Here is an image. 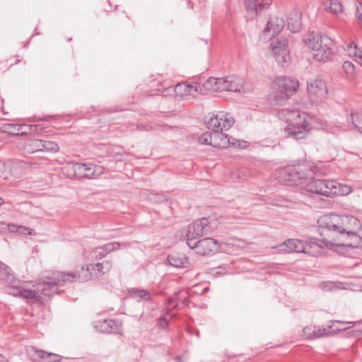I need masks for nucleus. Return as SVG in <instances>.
Returning <instances> with one entry per match:
<instances>
[{
	"mask_svg": "<svg viewBox=\"0 0 362 362\" xmlns=\"http://www.w3.org/2000/svg\"><path fill=\"white\" fill-rule=\"evenodd\" d=\"M223 131L212 132V146L218 148H226L230 146V137L223 134Z\"/></svg>",
	"mask_w": 362,
	"mask_h": 362,
	"instance_id": "obj_23",
	"label": "nucleus"
},
{
	"mask_svg": "<svg viewBox=\"0 0 362 362\" xmlns=\"http://www.w3.org/2000/svg\"><path fill=\"white\" fill-rule=\"evenodd\" d=\"M356 17L362 23V3L358 1H356Z\"/></svg>",
	"mask_w": 362,
	"mask_h": 362,
	"instance_id": "obj_46",
	"label": "nucleus"
},
{
	"mask_svg": "<svg viewBox=\"0 0 362 362\" xmlns=\"http://www.w3.org/2000/svg\"><path fill=\"white\" fill-rule=\"evenodd\" d=\"M95 328L103 333L117 334L122 331V322L119 320L105 319L96 321Z\"/></svg>",
	"mask_w": 362,
	"mask_h": 362,
	"instance_id": "obj_18",
	"label": "nucleus"
},
{
	"mask_svg": "<svg viewBox=\"0 0 362 362\" xmlns=\"http://www.w3.org/2000/svg\"><path fill=\"white\" fill-rule=\"evenodd\" d=\"M8 229L12 232H16L24 235H33L35 233V230L30 228L23 226H17L14 224L8 225Z\"/></svg>",
	"mask_w": 362,
	"mask_h": 362,
	"instance_id": "obj_33",
	"label": "nucleus"
},
{
	"mask_svg": "<svg viewBox=\"0 0 362 362\" xmlns=\"http://www.w3.org/2000/svg\"><path fill=\"white\" fill-rule=\"evenodd\" d=\"M91 179L96 178L99 175H102L104 172V168L100 165H95L91 164Z\"/></svg>",
	"mask_w": 362,
	"mask_h": 362,
	"instance_id": "obj_41",
	"label": "nucleus"
},
{
	"mask_svg": "<svg viewBox=\"0 0 362 362\" xmlns=\"http://www.w3.org/2000/svg\"><path fill=\"white\" fill-rule=\"evenodd\" d=\"M313 326H308L304 327L303 329V335L305 337V339L312 340L313 339V334L314 333Z\"/></svg>",
	"mask_w": 362,
	"mask_h": 362,
	"instance_id": "obj_44",
	"label": "nucleus"
},
{
	"mask_svg": "<svg viewBox=\"0 0 362 362\" xmlns=\"http://www.w3.org/2000/svg\"><path fill=\"white\" fill-rule=\"evenodd\" d=\"M156 325L163 329H167L168 328V322L165 316H160L158 319Z\"/></svg>",
	"mask_w": 362,
	"mask_h": 362,
	"instance_id": "obj_45",
	"label": "nucleus"
},
{
	"mask_svg": "<svg viewBox=\"0 0 362 362\" xmlns=\"http://www.w3.org/2000/svg\"><path fill=\"white\" fill-rule=\"evenodd\" d=\"M176 359L180 360V356H177Z\"/></svg>",
	"mask_w": 362,
	"mask_h": 362,
	"instance_id": "obj_60",
	"label": "nucleus"
},
{
	"mask_svg": "<svg viewBox=\"0 0 362 362\" xmlns=\"http://www.w3.org/2000/svg\"><path fill=\"white\" fill-rule=\"evenodd\" d=\"M102 247L103 248L105 253L107 255L111 252L119 250L120 247V245L117 242H111L104 245Z\"/></svg>",
	"mask_w": 362,
	"mask_h": 362,
	"instance_id": "obj_39",
	"label": "nucleus"
},
{
	"mask_svg": "<svg viewBox=\"0 0 362 362\" xmlns=\"http://www.w3.org/2000/svg\"><path fill=\"white\" fill-rule=\"evenodd\" d=\"M20 284V281L16 280L15 284L8 287V293L14 296L22 297L26 300H32L34 302L39 303V300H40L39 291L25 288Z\"/></svg>",
	"mask_w": 362,
	"mask_h": 362,
	"instance_id": "obj_16",
	"label": "nucleus"
},
{
	"mask_svg": "<svg viewBox=\"0 0 362 362\" xmlns=\"http://www.w3.org/2000/svg\"><path fill=\"white\" fill-rule=\"evenodd\" d=\"M217 227L215 221L203 217L195 220L188 226L186 237L199 238L212 233Z\"/></svg>",
	"mask_w": 362,
	"mask_h": 362,
	"instance_id": "obj_7",
	"label": "nucleus"
},
{
	"mask_svg": "<svg viewBox=\"0 0 362 362\" xmlns=\"http://www.w3.org/2000/svg\"><path fill=\"white\" fill-rule=\"evenodd\" d=\"M305 43L315 51L313 58L318 62L331 59L333 52L331 48L332 40L327 35L311 33L304 38Z\"/></svg>",
	"mask_w": 362,
	"mask_h": 362,
	"instance_id": "obj_4",
	"label": "nucleus"
},
{
	"mask_svg": "<svg viewBox=\"0 0 362 362\" xmlns=\"http://www.w3.org/2000/svg\"><path fill=\"white\" fill-rule=\"evenodd\" d=\"M43 151L57 152L59 150V145L54 141L43 140Z\"/></svg>",
	"mask_w": 362,
	"mask_h": 362,
	"instance_id": "obj_35",
	"label": "nucleus"
},
{
	"mask_svg": "<svg viewBox=\"0 0 362 362\" xmlns=\"http://www.w3.org/2000/svg\"><path fill=\"white\" fill-rule=\"evenodd\" d=\"M4 204V199L0 197V206Z\"/></svg>",
	"mask_w": 362,
	"mask_h": 362,
	"instance_id": "obj_58",
	"label": "nucleus"
},
{
	"mask_svg": "<svg viewBox=\"0 0 362 362\" xmlns=\"http://www.w3.org/2000/svg\"><path fill=\"white\" fill-rule=\"evenodd\" d=\"M207 128L211 132L228 130L234 124V119L225 112H219L206 121Z\"/></svg>",
	"mask_w": 362,
	"mask_h": 362,
	"instance_id": "obj_9",
	"label": "nucleus"
},
{
	"mask_svg": "<svg viewBox=\"0 0 362 362\" xmlns=\"http://www.w3.org/2000/svg\"><path fill=\"white\" fill-rule=\"evenodd\" d=\"M29 129L32 132L40 134L44 130L42 124H30L29 125Z\"/></svg>",
	"mask_w": 362,
	"mask_h": 362,
	"instance_id": "obj_47",
	"label": "nucleus"
},
{
	"mask_svg": "<svg viewBox=\"0 0 362 362\" xmlns=\"http://www.w3.org/2000/svg\"><path fill=\"white\" fill-rule=\"evenodd\" d=\"M359 57V58H360V59H361V62H360V64H361V66H362V53H361V54L360 53V54H359V57Z\"/></svg>",
	"mask_w": 362,
	"mask_h": 362,
	"instance_id": "obj_57",
	"label": "nucleus"
},
{
	"mask_svg": "<svg viewBox=\"0 0 362 362\" xmlns=\"http://www.w3.org/2000/svg\"><path fill=\"white\" fill-rule=\"evenodd\" d=\"M4 167V164L0 162V177L3 176V172H1V168Z\"/></svg>",
	"mask_w": 362,
	"mask_h": 362,
	"instance_id": "obj_55",
	"label": "nucleus"
},
{
	"mask_svg": "<svg viewBox=\"0 0 362 362\" xmlns=\"http://www.w3.org/2000/svg\"><path fill=\"white\" fill-rule=\"evenodd\" d=\"M197 254L200 255H209L218 251L217 240L212 238H206L197 240V245H194Z\"/></svg>",
	"mask_w": 362,
	"mask_h": 362,
	"instance_id": "obj_17",
	"label": "nucleus"
},
{
	"mask_svg": "<svg viewBox=\"0 0 362 362\" xmlns=\"http://www.w3.org/2000/svg\"><path fill=\"white\" fill-rule=\"evenodd\" d=\"M346 218L334 214H325L317 220L319 233L327 238L318 240L317 245L321 248L332 249L333 245L358 248L362 247V238L355 232L348 230L344 226Z\"/></svg>",
	"mask_w": 362,
	"mask_h": 362,
	"instance_id": "obj_1",
	"label": "nucleus"
},
{
	"mask_svg": "<svg viewBox=\"0 0 362 362\" xmlns=\"http://www.w3.org/2000/svg\"><path fill=\"white\" fill-rule=\"evenodd\" d=\"M227 86L226 91L230 92H240L242 87L241 80L235 76H227Z\"/></svg>",
	"mask_w": 362,
	"mask_h": 362,
	"instance_id": "obj_29",
	"label": "nucleus"
},
{
	"mask_svg": "<svg viewBox=\"0 0 362 362\" xmlns=\"http://www.w3.org/2000/svg\"><path fill=\"white\" fill-rule=\"evenodd\" d=\"M240 141L230 137V146L229 147H240Z\"/></svg>",
	"mask_w": 362,
	"mask_h": 362,
	"instance_id": "obj_49",
	"label": "nucleus"
},
{
	"mask_svg": "<svg viewBox=\"0 0 362 362\" xmlns=\"http://www.w3.org/2000/svg\"><path fill=\"white\" fill-rule=\"evenodd\" d=\"M71 40H72V39H71V37H70V38H68V39H67V40H68L69 42H70Z\"/></svg>",
	"mask_w": 362,
	"mask_h": 362,
	"instance_id": "obj_59",
	"label": "nucleus"
},
{
	"mask_svg": "<svg viewBox=\"0 0 362 362\" xmlns=\"http://www.w3.org/2000/svg\"><path fill=\"white\" fill-rule=\"evenodd\" d=\"M168 304L173 308H176L177 306V303H174L173 299H168Z\"/></svg>",
	"mask_w": 362,
	"mask_h": 362,
	"instance_id": "obj_53",
	"label": "nucleus"
},
{
	"mask_svg": "<svg viewBox=\"0 0 362 362\" xmlns=\"http://www.w3.org/2000/svg\"><path fill=\"white\" fill-rule=\"evenodd\" d=\"M62 272L54 271L48 272L44 276V280L42 283H39L37 287V291H39V296L40 300L39 303L44 304L46 301L58 292L57 286L64 285V279Z\"/></svg>",
	"mask_w": 362,
	"mask_h": 362,
	"instance_id": "obj_5",
	"label": "nucleus"
},
{
	"mask_svg": "<svg viewBox=\"0 0 362 362\" xmlns=\"http://www.w3.org/2000/svg\"><path fill=\"white\" fill-rule=\"evenodd\" d=\"M274 57L280 66H284L290 61L288 41L284 37L279 38L271 45Z\"/></svg>",
	"mask_w": 362,
	"mask_h": 362,
	"instance_id": "obj_11",
	"label": "nucleus"
},
{
	"mask_svg": "<svg viewBox=\"0 0 362 362\" xmlns=\"http://www.w3.org/2000/svg\"><path fill=\"white\" fill-rule=\"evenodd\" d=\"M347 51L349 55L359 57L360 53H362L361 49L358 48L357 45L355 42H351L347 47Z\"/></svg>",
	"mask_w": 362,
	"mask_h": 362,
	"instance_id": "obj_40",
	"label": "nucleus"
},
{
	"mask_svg": "<svg viewBox=\"0 0 362 362\" xmlns=\"http://www.w3.org/2000/svg\"><path fill=\"white\" fill-rule=\"evenodd\" d=\"M91 164L69 163L64 168L66 175L70 177L91 179Z\"/></svg>",
	"mask_w": 362,
	"mask_h": 362,
	"instance_id": "obj_12",
	"label": "nucleus"
},
{
	"mask_svg": "<svg viewBox=\"0 0 362 362\" xmlns=\"http://www.w3.org/2000/svg\"><path fill=\"white\" fill-rule=\"evenodd\" d=\"M325 6L329 11L334 15L343 13L344 8L339 0H326Z\"/></svg>",
	"mask_w": 362,
	"mask_h": 362,
	"instance_id": "obj_28",
	"label": "nucleus"
},
{
	"mask_svg": "<svg viewBox=\"0 0 362 362\" xmlns=\"http://www.w3.org/2000/svg\"><path fill=\"white\" fill-rule=\"evenodd\" d=\"M305 190L311 194L326 197L342 196L351 192L349 187L341 185L334 180L313 179L305 186Z\"/></svg>",
	"mask_w": 362,
	"mask_h": 362,
	"instance_id": "obj_3",
	"label": "nucleus"
},
{
	"mask_svg": "<svg viewBox=\"0 0 362 362\" xmlns=\"http://www.w3.org/2000/svg\"><path fill=\"white\" fill-rule=\"evenodd\" d=\"M311 170H304L303 165H288L281 168L279 172L280 182L287 185H296L303 182L308 177H312Z\"/></svg>",
	"mask_w": 362,
	"mask_h": 362,
	"instance_id": "obj_6",
	"label": "nucleus"
},
{
	"mask_svg": "<svg viewBox=\"0 0 362 362\" xmlns=\"http://www.w3.org/2000/svg\"><path fill=\"white\" fill-rule=\"evenodd\" d=\"M287 27L289 30L294 33L300 30L301 15L296 11L291 12L287 20Z\"/></svg>",
	"mask_w": 362,
	"mask_h": 362,
	"instance_id": "obj_24",
	"label": "nucleus"
},
{
	"mask_svg": "<svg viewBox=\"0 0 362 362\" xmlns=\"http://www.w3.org/2000/svg\"><path fill=\"white\" fill-rule=\"evenodd\" d=\"M350 117L355 128L362 134V112H353Z\"/></svg>",
	"mask_w": 362,
	"mask_h": 362,
	"instance_id": "obj_32",
	"label": "nucleus"
},
{
	"mask_svg": "<svg viewBox=\"0 0 362 362\" xmlns=\"http://www.w3.org/2000/svg\"><path fill=\"white\" fill-rule=\"evenodd\" d=\"M29 146L31 147L32 152L43 151L42 139H33Z\"/></svg>",
	"mask_w": 362,
	"mask_h": 362,
	"instance_id": "obj_38",
	"label": "nucleus"
},
{
	"mask_svg": "<svg viewBox=\"0 0 362 362\" xmlns=\"http://www.w3.org/2000/svg\"><path fill=\"white\" fill-rule=\"evenodd\" d=\"M342 68L348 76L351 77L354 76L355 73V66L352 62L349 61H345L342 64Z\"/></svg>",
	"mask_w": 362,
	"mask_h": 362,
	"instance_id": "obj_37",
	"label": "nucleus"
},
{
	"mask_svg": "<svg viewBox=\"0 0 362 362\" xmlns=\"http://www.w3.org/2000/svg\"><path fill=\"white\" fill-rule=\"evenodd\" d=\"M348 324H352V322H351L338 321V320L334 321V322H332V325H331V326H332V327H335L336 325H339V326L337 327L335 329H334L331 332H335L336 331H340V330L346 329V327H344V325H348Z\"/></svg>",
	"mask_w": 362,
	"mask_h": 362,
	"instance_id": "obj_43",
	"label": "nucleus"
},
{
	"mask_svg": "<svg viewBox=\"0 0 362 362\" xmlns=\"http://www.w3.org/2000/svg\"><path fill=\"white\" fill-rule=\"evenodd\" d=\"M307 90L310 101L316 104L322 102L328 93L326 83L322 79H316L308 83Z\"/></svg>",
	"mask_w": 362,
	"mask_h": 362,
	"instance_id": "obj_10",
	"label": "nucleus"
},
{
	"mask_svg": "<svg viewBox=\"0 0 362 362\" xmlns=\"http://www.w3.org/2000/svg\"><path fill=\"white\" fill-rule=\"evenodd\" d=\"M277 247L279 251L286 253H306L304 242L298 239H288Z\"/></svg>",
	"mask_w": 362,
	"mask_h": 362,
	"instance_id": "obj_19",
	"label": "nucleus"
},
{
	"mask_svg": "<svg viewBox=\"0 0 362 362\" xmlns=\"http://www.w3.org/2000/svg\"><path fill=\"white\" fill-rule=\"evenodd\" d=\"M0 362H8V361L6 357H4L3 355L0 354Z\"/></svg>",
	"mask_w": 362,
	"mask_h": 362,
	"instance_id": "obj_54",
	"label": "nucleus"
},
{
	"mask_svg": "<svg viewBox=\"0 0 362 362\" xmlns=\"http://www.w3.org/2000/svg\"><path fill=\"white\" fill-rule=\"evenodd\" d=\"M129 294L132 298H138L139 299H143L144 300H150L151 297L149 295V292L145 289H140L136 288H132L128 290Z\"/></svg>",
	"mask_w": 362,
	"mask_h": 362,
	"instance_id": "obj_30",
	"label": "nucleus"
},
{
	"mask_svg": "<svg viewBox=\"0 0 362 362\" xmlns=\"http://www.w3.org/2000/svg\"><path fill=\"white\" fill-rule=\"evenodd\" d=\"M246 10L252 16H257L258 12L267 8L271 4V0H244Z\"/></svg>",
	"mask_w": 362,
	"mask_h": 362,
	"instance_id": "obj_21",
	"label": "nucleus"
},
{
	"mask_svg": "<svg viewBox=\"0 0 362 362\" xmlns=\"http://www.w3.org/2000/svg\"><path fill=\"white\" fill-rule=\"evenodd\" d=\"M182 303L185 305V306H187L189 305L190 303V300L189 298V297H186L183 300H182Z\"/></svg>",
	"mask_w": 362,
	"mask_h": 362,
	"instance_id": "obj_52",
	"label": "nucleus"
},
{
	"mask_svg": "<svg viewBox=\"0 0 362 362\" xmlns=\"http://www.w3.org/2000/svg\"><path fill=\"white\" fill-rule=\"evenodd\" d=\"M276 83L278 86L275 95V99L278 101L276 104L287 100L298 88V81L291 78L279 77Z\"/></svg>",
	"mask_w": 362,
	"mask_h": 362,
	"instance_id": "obj_8",
	"label": "nucleus"
},
{
	"mask_svg": "<svg viewBox=\"0 0 362 362\" xmlns=\"http://www.w3.org/2000/svg\"><path fill=\"white\" fill-rule=\"evenodd\" d=\"M285 26V21L282 18L274 17L271 18L267 22V27L264 30V33L272 30V37L278 35Z\"/></svg>",
	"mask_w": 362,
	"mask_h": 362,
	"instance_id": "obj_22",
	"label": "nucleus"
},
{
	"mask_svg": "<svg viewBox=\"0 0 362 362\" xmlns=\"http://www.w3.org/2000/svg\"><path fill=\"white\" fill-rule=\"evenodd\" d=\"M93 276L98 277L107 273L112 269V262L110 261H104L100 263L90 264Z\"/></svg>",
	"mask_w": 362,
	"mask_h": 362,
	"instance_id": "obj_25",
	"label": "nucleus"
},
{
	"mask_svg": "<svg viewBox=\"0 0 362 362\" xmlns=\"http://www.w3.org/2000/svg\"><path fill=\"white\" fill-rule=\"evenodd\" d=\"M23 127H26L25 124H6L3 127L4 129V132H8L9 134H23V132H21V129Z\"/></svg>",
	"mask_w": 362,
	"mask_h": 362,
	"instance_id": "obj_31",
	"label": "nucleus"
},
{
	"mask_svg": "<svg viewBox=\"0 0 362 362\" xmlns=\"http://www.w3.org/2000/svg\"><path fill=\"white\" fill-rule=\"evenodd\" d=\"M168 88H165L163 91V93L162 95H164V96H168V95H173V93H175V92H169V91H167V89Z\"/></svg>",
	"mask_w": 362,
	"mask_h": 362,
	"instance_id": "obj_51",
	"label": "nucleus"
},
{
	"mask_svg": "<svg viewBox=\"0 0 362 362\" xmlns=\"http://www.w3.org/2000/svg\"><path fill=\"white\" fill-rule=\"evenodd\" d=\"M167 91L175 92L176 96H180L182 98L189 95L196 97L198 93H202V86L197 83L192 84H186L179 83L174 88L170 86Z\"/></svg>",
	"mask_w": 362,
	"mask_h": 362,
	"instance_id": "obj_15",
	"label": "nucleus"
},
{
	"mask_svg": "<svg viewBox=\"0 0 362 362\" xmlns=\"http://www.w3.org/2000/svg\"><path fill=\"white\" fill-rule=\"evenodd\" d=\"M166 315H170L171 318H173L174 317V315L171 313L170 310H167Z\"/></svg>",
	"mask_w": 362,
	"mask_h": 362,
	"instance_id": "obj_56",
	"label": "nucleus"
},
{
	"mask_svg": "<svg viewBox=\"0 0 362 362\" xmlns=\"http://www.w3.org/2000/svg\"><path fill=\"white\" fill-rule=\"evenodd\" d=\"M197 238H191L190 237H187V244L191 248L194 250V245H197Z\"/></svg>",
	"mask_w": 362,
	"mask_h": 362,
	"instance_id": "obj_48",
	"label": "nucleus"
},
{
	"mask_svg": "<svg viewBox=\"0 0 362 362\" xmlns=\"http://www.w3.org/2000/svg\"><path fill=\"white\" fill-rule=\"evenodd\" d=\"M92 254L96 259H101L107 255L102 247H95L93 250Z\"/></svg>",
	"mask_w": 362,
	"mask_h": 362,
	"instance_id": "obj_42",
	"label": "nucleus"
},
{
	"mask_svg": "<svg viewBox=\"0 0 362 362\" xmlns=\"http://www.w3.org/2000/svg\"><path fill=\"white\" fill-rule=\"evenodd\" d=\"M52 117V116H47L44 117H35L34 120L35 121H42V120H49Z\"/></svg>",
	"mask_w": 362,
	"mask_h": 362,
	"instance_id": "obj_50",
	"label": "nucleus"
},
{
	"mask_svg": "<svg viewBox=\"0 0 362 362\" xmlns=\"http://www.w3.org/2000/svg\"><path fill=\"white\" fill-rule=\"evenodd\" d=\"M313 327L314 329L313 339H318L332 333L330 329L332 328V326H329L328 328H320L316 326H313Z\"/></svg>",
	"mask_w": 362,
	"mask_h": 362,
	"instance_id": "obj_34",
	"label": "nucleus"
},
{
	"mask_svg": "<svg viewBox=\"0 0 362 362\" xmlns=\"http://www.w3.org/2000/svg\"><path fill=\"white\" fill-rule=\"evenodd\" d=\"M167 260L171 266L177 268H185L189 264L188 259L184 255L171 254L168 256Z\"/></svg>",
	"mask_w": 362,
	"mask_h": 362,
	"instance_id": "obj_26",
	"label": "nucleus"
},
{
	"mask_svg": "<svg viewBox=\"0 0 362 362\" xmlns=\"http://www.w3.org/2000/svg\"><path fill=\"white\" fill-rule=\"evenodd\" d=\"M283 112H286L288 123L285 133L296 140L305 139L309 133V115L298 110H286Z\"/></svg>",
	"mask_w": 362,
	"mask_h": 362,
	"instance_id": "obj_2",
	"label": "nucleus"
},
{
	"mask_svg": "<svg viewBox=\"0 0 362 362\" xmlns=\"http://www.w3.org/2000/svg\"><path fill=\"white\" fill-rule=\"evenodd\" d=\"M227 77L225 78H209L203 84L205 89L211 90L213 92H222L226 91L227 86Z\"/></svg>",
	"mask_w": 362,
	"mask_h": 362,
	"instance_id": "obj_20",
	"label": "nucleus"
},
{
	"mask_svg": "<svg viewBox=\"0 0 362 362\" xmlns=\"http://www.w3.org/2000/svg\"><path fill=\"white\" fill-rule=\"evenodd\" d=\"M0 279L9 284L10 286L16 282L13 272L1 262H0Z\"/></svg>",
	"mask_w": 362,
	"mask_h": 362,
	"instance_id": "obj_27",
	"label": "nucleus"
},
{
	"mask_svg": "<svg viewBox=\"0 0 362 362\" xmlns=\"http://www.w3.org/2000/svg\"><path fill=\"white\" fill-rule=\"evenodd\" d=\"M26 354L30 360L33 361L59 362L62 358V356L58 354L47 352L42 349H37L33 346H30L26 348Z\"/></svg>",
	"mask_w": 362,
	"mask_h": 362,
	"instance_id": "obj_14",
	"label": "nucleus"
},
{
	"mask_svg": "<svg viewBox=\"0 0 362 362\" xmlns=\"http://www.w3.org/2000/svg\"><path fill=\"white\" fill-rule=\"evenodd\" d=\"M64 279V284L71 283L74 281L84 282L89 281L93 277V273L91 272L90 264L86 267L81 266L78 268H76L74 272H62Z\"/></svg>",
	"mask_w": 362,
	"mask_h": 362,
	"instance_id": "obj_13",
	"label": "nucleus"
},
{
	"mask_svg": "<svg viewBox=\"0 0 362 362\" xmlns=\"http://www.w3.org/2000/svg\"><path fill=\"white\" fill-rule=\"evenodd\" d=\"M212 136H213V132H206L204 134H202L199 137V142L202 144H206V145H209V146H212Z\"/></svg>",
	"mask_w": 362,
	"mask_h": 362,
	"instance_id": "obj_36",
	"label": "nucleus"
}]
</instances>
